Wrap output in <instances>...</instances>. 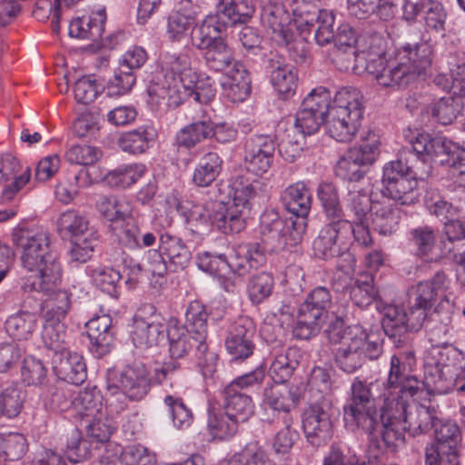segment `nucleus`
Wrapping results in <instances>:
<instances>
[{
	"instance_id": "2eb2a0df",
	"label": "nucleus",
	"mask_w": 465,
	"mask_h": 465,
	"mask_svg": "<svg viewBox=\"0 0 465 465\" xmlns=\"http://www.w3.org/2000/svg\"><path fill=\"white\" fill-rule=\"evenodd\" d=\"M380 141L374 132H370L362 143L349 149L336 165V174L343 180L358 181L363 174V167L371 164L378 154Z\"/></svg>"
},
{
	"instance_id": "6e6552de",
	"label": "nucleus",
	"mask_w": 465,
	"mask_h": 465,
	"mask_svg": "<svg viewBox=\"0 0 465 465\" xmlns=\"http://www.w3.org/2000/svg\"><path fill=\"white\" fill-rule=\"evenodd\" d=\"M361 93L351 87L339 90L329 101L325 128L327 134L341 143L351 142L358 133L363 119Z\"/></svg>"
},
{
	"instance_id": "7c9ffc66",
	"label": "nucleus",
	"mask_w": 465,
	"mask_h": 465,
	"mask_svg": "<svg viewBox=\"0 0 465 465\" xmlns=\"http://www.w3.org/2000/svg\"><path fill=\"white\" fill-rule=\"evenodd\" d=\"M105 21V7L98 6L88 15L73 19L69 24V35L82 40L97 41L102 37Z\"/></svg>"
},
{
	"instance_id": "5701e85b",
	"label": "nucleus",
	"mask_w": 465,
	"mask_h": 465,
	"mask_svg": "<svg viewBox=\"0 0 465 465\" xmlns=\"http://www.w3.org/2000/svg\"><path fill=\"white\" fill-rule=\"evenodd\" d=\"M265 249L259 243L238 244L232 248L229 254H220L218 259L233 273L243 275L265 262Z\"/></svg>"
},
{
	"instance_id": "f03ea898",
	"label": "nucleus",
	"mask_w": 465,
	"mask_h": 465,
	"mask_svg": "<svg viewBox=\"0 0 465 465\" xmlns=\"http://www.w3.org/2000/svg\"><path fill=\"white\" fill-rule=\"evenodd\" d=\"M12 242L21 252L24 269L33 272L24 279L25 292H53L62 282V266L57 253L52 249L50 234L39 228L16 226Z\"/></svg>"
},
{
	"instance_id": "3c124183",
	"label": "nucleus",
	"mask_w": 465,
	"mask_h": 465,
	"mask_svg": "<svg viewBox=\"0 0 465 465\" xmlns=\"http://www.w3.org/2000/svg\"><path fill=\"white\" fill-rule=\"evenodd\" d=\"M238 424L232 418L228 417L225 411L222 412L220 410H209L207 427L213 439L223 440L232 438L238 430Z\"/></svg>"
},
{
	"instance_id": "72a5a7b5",
	"label": "nucleus",
	"mask_w": 465,
	"mask_h": 465,
	"mask_svg": "<svg viewBox=\"0 0 465 465\" xmlns=\"http://www.w3.org/2000/svg\"><path fill=\"white\" fill-rule=\"evenodd\" d=\"M286 210L296 218H305L312 207V194L304 182H297L288 186L282 194Z\"/></svg>"
},
{
	"instance_id": "1a4fd4ad",
	"label": "nucleus",
	"mask_w": 465,
	"mask_h": 465,
	"mask_svg": "<svg viewBox=\"0 0 465 465\" xmlns=\"http://www.w3.org/2000/svg\"><path fill=\"white\" fill-rule=\"evenodd\" d=\"M203 58L210 71L223 74L221 86L229 100L238 103L247 99L251 93L248 71L225 41L216 42L205 51Z\"/></svg>"
},
{
	"instance_id": "774afa93",
	"label": "nucleus",
	"mask_w": 465,
	"mask_h": 465,
	"mask_svg": "<svg viewBox=\"0 0 465 465\" xmlns=\"http://www.w3.org/2000/svg\"><path fill=\"white\" fill-rule=\"evenodd\" d=\"M345 202L346 206L354 213V219H365L368 218L375 201L371 199L365 191L353 184L349 189Z\"/></svg>"
},
{
	"instance_id": "ea45409f",
	"label": "nucleus",
	"mask_w": 465,
	"mask_h": 465,
	"mask_svg": "<svg viewBox=\"0 0 465 465\" xmlns=\"http://www.w3.org/2000/svg\"><path fill=\"white\" fill-rule=\"evenodd\" d=\"M73 411L81 418L101 416L103 396L95 387L79 391L73 399Z\"/></svg>"
},
{
	"instance_id": "5fc2aeb1",
	"label": "nucleus",
	"mask_w": 465,
	"mask_h": 465,
	"mask_svg": "<svg viewBox=\"0 0 465 465\" xmlns=\"http://www.w3.org/2000/svg\"><path fill=\"white\" fill-rule=\"evenodd\" d=\"M45 322L42 330V340L46 348L56 352L64 351L66 328L63 320L44 317Z\"/></svg>"
},
{
	"instance_id": "39448f33",
	"label": "nucleus",
	"mask_w": 465,
	"mask_h": 465,
	"mask_svg": "<svg viewBox=\"0 0 465 465\" xmlns=\"http://www.w3.org/2000/svg\"><path fill=\"white\" fill-rule=\"evenodd\" d=\"M163 79L148 86L149 104L155 110L165 112L181 104L185 94L195 78L192 56L188 52L166 54L161 60Z\"/></svg>"
},
{
	"instance_id": "052dcab7",
	"label": "nucleus",
	"mask_w": 465,
	"mask_h": 465,
	"mask_svg": "<svg viewBox=\"0 0 465 465\" xmlns=\"http://www.w3.org/2000/svg\"><path fill=\"white\" fill-rule=\"evenodd\" d=\"M24 392L16 385H0V418L16 417L23 407Z\"/></svg>"
},
{
	"instance_id": "e2e57ef3",
	"label": "nucleus",
	"mask_w": 465,
	"mask_h": 465,
	"mask_svg": "<svg viewBox=\"0 0 465 465\" xmlns=\"http://www.w3.org/2000/svg\"><path fill=\"white\" fill-rule=\"evenodd\" d=\"M436 235L434 231L428 226H421L411 232L410 244L412 246L415 254L432 261V254L435 247Z\"/></svg>"
},
{
	"instance_id": "4d7b16f0",
	"label": "nucleus",
	"mask_w": 465,
	"mask_h": 465,
	"mask_svg": "<svg viewBox=\"0 0 465 465\" xmlns=\"http://www.w3.org/2000/svg\"><path fill=\"white\" fill-rule=\"evenodd\" d=\"M27 450L25 437L17 432L0 434V462L21 459Z\"/></svg>"
},
{
	"instance_id": "ddd939ff",
	"label": "nucleus",
	"mask_w": 465,
	"mask_h": 465,
	"mask_svg": "<svg viewBox=\"0 0 465 465\" xmlns=\"http://www.w3.org/2000/svg\"><path fill=\"white\" fill-rule=\"evenodd\" d=\"M331 305V295L325 287L314 288L300 305L293 334L301 340L315 336L321 330Z\"/></svg>"
},
{
	"instance_id": "f704fd0d",
	"label": "nucleus",
	"mask_w": 465,
	"mask_h": 465,
	"mask_svg": "<svg viewBox=\"0 0 465 465\" xmlns=\"http://www.w3.org/2000/svg\"><path fill=\"white\" fill-rule=\"evenodd\" d=\"M415 362L414 353L411 351L391 356L387 380L375 381L373 385L378 388L380 387L382 390V394L390 391L391 389H397V385L405 377L411 375L410 371H411Z\"/></svg>"
},
{
	"instance_id": "0e129e2a",
	"label": "nucleus",
	"mask_w": 465,
	"mask_h": 465,
	"mask_svg": "<svg viewBox=\"0 0 465 465\" xmlns=\"http://www.w3.org/2000/svg\"><path fill=\"white\" fill-rule=\"evenodd\" d=\"M317 195L322 203L326 216L331 221L341 219L342 210L336 187L331 183H322L317 189Z\"/></svg>"
},
{
	"instance_id": "6ab92c4d",
	"label": "nucleus",
	"mask_w": 465,
	"mask_h": 465,
	"mask_svg": "<svg viewBox=\"0 0 465 465\" xmlns=\"http://www.w3.org/2000/svg\"><path fill=\"white\" fill-rule=\"evenodd\" d=\"M166 328L162 317L155 314L154 306L146 304L134 317L133 343L141 349L155 346L164 339Z\"/></svg>"
},
{
	"instance_id": "c9c22d12",
	"label": "nucleus",
	"mask_w": 465,
	"mask_h": 465,
	"mask_svg": "<svg viewBox=\"0 0 465 465\" xmlns=\"http://www.w3.org/2000/svg\"><path fill=\"white\" fill-rule=\"evenodd\" d=\"M97 212L111 223L123 222L133 213V204L124 196L101 195L95 203Z\"/></svg>"
},
{
	"instance_id": "4c0bfd02",
	"label": "nucleus",
	"mask_w": 465,
	"mask_h": 465,
	"mask_svg": "<svg viewBox=\"0 0 465 465\" xmlns=\"http://www.w3.org/2000/svg\"><path fill=\"white\" fill-rule=\"evenodd\" d=\"M165 332L169 341V351L173 359L183 358L195 344L193 343L195 334H191L176 318H170Z\"/></svg>"
},
{
	"instance_id": "de8ad7c7",
	"label": "nucleus",
	"mask_w": 465,
	"mask_h": 465,
	"mask_svg": "<svg viewBox=\"0 0 465 465\" xmlns=\"http://www.w3.org/2000/svg\"><path fill=\"white\" fill-rule=\"evenodd\" d=\"M212 122L210 120L194 121L184 126L176 134L179 146L193 148L203 140L212 137Z\"/></svg>"
},
{
	"instance_id": "7ed1b4c3",
	"label": "nucleus",
	"mask_w": 465,
	"mask_h": 465,
	"mask_svg": "<svg viewBox=\"0 0 465 465\" xmlns=\"http://www.w3.org/2000/svg\"><path fill=\"white\" fill-rule=\"evenodd\" d=\"M371 44L375 47L366 54L362 67L381 87L395 89L406 85L431 65L433 50L428 42L407 44L388 58L381 37H371Z\"/></svg>"
},
{
	"instance_id": "a18cd8bd",
	"label": "nucleus",
	"mask_w": 465,
	"mask_h": 465,
	"mask_svg": "<svg viewBox=\"0 0 465 465\" xmlns=\"http://www.w3.org/2000/svg\"><path fill=\"white\" fill-rule=\"evenodd\" d=\"M461 352L451 344L430 348L425 358V369H449L457 371Z\"/></svg>"
},
{
	"instance_id": "393cba45",
	"label": "nucleus",
	"mask_w": 465,
	"mask_h": 465,
	"mask_svg": "<svg viewBox=\"0 0 465 465\" xmlns=\"http://www.w3.org/2000/svg\"><path fill=\"white\" fill-rule=\"evenodd\" d=\"M211 207L214 215V227L222 232L237 233L245 228L249 213L226 202L225 197L217 196Z\"/></svg>"
},
{
	"instance_id": "8fccbe9b",
	"label": "nucleus",
	"mask_w": 465,
	"mask_h": 465,
	"mask_svg": "<svg viewBox=\"0 0 465 465\" xmlns=\"http://www.w3.org/2000/svg\"><path fill=\"white\" fill-rule=\"evenodd\" d=\"M222 163V159L216 153L204 154L193 172V183L202 187L209 186L219 175Z\"/></svg>"
},
{
	"instance_id": "e433bc0d",
	"label": "nucleus",
	"mask_w": 465,
	"mask_h": 465,
	"mask_svg": "<svg viewBox=\"0 0 465 465\" xmlns=\"http://www.w3.org/2000/svg\"><path fill=\"white\" fill-rule=\"evenodd\" d=\"M224 393V411L228 417L240 423L247 421L254 414V404L250 396L233 390V386H227Z\"/></svg>"
},
{
	"instance_id": "0eeeda50",
	"label": "nucleus",
	"mask_w": 465,
	"mask_h": 465,
	"mask_svg": "<svg viewBox=\"0 0 465 465\" xmlns=\"http://www.w3.org/2000/svg\"><path fill=\"white\" fill-rule=\"evenodd\" d=\"M351 222L345 219L331 221L325 224L314 239V255L322 260L339 258L334 280L341 282L344 289L355 270L356 260L349 252Z\"/></svg>"
},
{
	"instance_id": "37998d69",
	"label": "nucleus",
	"mask_w": 465,
	"mask_h": 465,
	"mask_svg": "<svg viewBox=\"0 0 465 465\" xmlns=\"http://www.w3.org/2000/svg\"><path fill=\"white\" fill-rule=\"evenodd\" d=\"M147 169L142 163L121 165L104 176V182L113 188L124 189L145 175Z\"/></svg>"
},
{
	"instance_id": "a211bd4d",
	"label": "nucleus",
	"mask_w": 465,
	"mask_h": 465,
	"mask_svg": "<svg viewBox=\"0 0 465 465\" xmlns=\"http://www.w3.org/2000/svg\"><path fill=\"white\" fill-rule=\"evenodd\" d=\"M333 410L330 402L312 404L302 413V429L307 440L313 446L329 441L333 434Z\"/></svg>"
},
{
	"instance_id": "bb28decb",
	"label": "nucleus",
	"mask_w": 465,
	"mask_h": 465,
	"mask_svg": "<svg viewBox=\"0 0 465 465\" xmlns=\"http://www.w3.org/2000/svg\"><path fill=\"white\" fill-rule=\"evenodd\" d=\"M259 182L250 181L243 176H235L228 183H221L218 196L225 197V201L235 207L250 213V201L257 194Z\"/></svg>"
},
{
	"instance_id": "a19ab883",
	"label": "nucleus",
	"mask_w": 465,
	"mask_h": 465,
	"mask_svg": "<svg viewBox=\"0 0 465 465\" xmlns=\"http://www.w3.org/2000/svg\"><path fill=\"white\" fill-rule=\"evenodd\" d=\"M74 397L71 386L61 381L46 387L42 394L45 406L57 411H73Z\"/></svg>"
},
{
	"instance_id": "603ef678",
	"label": "nucleus",
	"mask_w": 465,
	"mask_h": 465,
	"mask_svg": "<svg viewBox=\"0 0 465 465\" xmlns=\"http://www.w3.org/2000/svg\"><path fill=\"white\" fill-rule=\"evenodd\" d=\"M105 448H114V454L108 457L107 462H111L113 458H116L118 453L121 452L122 465H155L156 457L153 452L150 451L143 445H133L121 451L120 448L113 443H107Z\"/></svg>"
},
{
	"instance_id": "4be33fe9",
	"label": "nucleus",
	"mask_w": 465,
	"mask_h": 465,
	"mask_svg": "<svg viewBox=\"0 0 465 465\" xmlns=\"http://www.w3.org/2000/svg\"><path fill=\"white\" fill-rule=\"evenodd\" d=\"M333 25L331 29L333 30ZM330 40H334L335 47L337 49L336 54V62L341 63L345 61L346 64H341V68L344 70H348L350 67L356 70L359 69L360 66H363L364 57L366 54L370 50H373L375 45L371 44V46L368 50H362L361 52H357L356 43H357V35L353 28L349 24H342L338 27V31L336 35Z\"/></svg>"
},
{
	"instance_id": "9b49d317",
	"label": "nucleus",
	"mask_w": 465,
	"mask_h": 465,
	"mask_svg": "<svg viewBox=\"0 0 465 465\" xmlns=\"http://www.w3.org/2000/svg\"><path fill=\"white\" fill-rule=\"evenodd\" d=\"M408 162L409 158L401 153L398 160L384 165L381 179L383 195L401 205H411L419 200L418 179L424 180L431 173L430 164L420 169Z\"/></svg>"
},
{
	"instance_id": "49530a36",
	"label": "nucleus",
	"mask_w": 465,
	"mask_h": 465,
	"mask_svg": "<svg viewBox=\"0 0 465 465\" xmlns=\"http://www.w3.org/2000/svg\"><path fill=\"white\" fill-rule=\"evenodd\" d=\"M457 372L449 369H425V384L429 394H447L457 383Z\"/></svg>"
},
{
	"instance_id": "20e7f679",
	"label": "nucleus",
	"mask_w": 465,
	"mask_h": 465,
	"mask_svg": "<svg viewBox=\"0 0 465 465\" xmlns=\"http://www.w3.org/2000/svg\"><path fill=\"white\" fill-rule=\"evenodd\" d=\"M423 391H427L425 379L418 380L414 375H409L397 385L380 396V420L381 437L388 447H397L405 440L409 422L412 420L408 416L409 400Z\"/></svg>"
},
{
	"instance_id": "680f3d73",
	"label": "nucleus",
	"mask_w": 465,
	"mask_h": 465,
	"mask_svg": "<svg viewBox=\"0 0 465 465\" xmlns=\"http://www.w3.org/2000/svg\"><path fill=\"white\" fill-rule=\"evenodd\" d=\"M185 94L181 97V104L190 96H193L194 100L198 103L207 104L213 101L216 95V88L214 81L203 74L198 75L195 74V78L191 86L185 90Z\"/></svg>"
},
{
	"instance_id": "338daca9",
	"label": "nucleus",
	"mask_w": 465,
	"mask_h": 465,
	"mask_svg": "<svg viewBox=\"0 0 465 465\" xmlns=\"http://www.w3.org/2000/svg\"><path fill=\"white\" fill-rule=\"evenodd\" d=\"M58 287L51 293H44L50 296L45 302L44 317L49 319L64 320L71 307L70 294Z\"/></svg>"
},
{
	"instance_id": "9d476101",
	"label": "nucleus",
	"mask_w": 465,
	"mask_h": 465,
	"mask_svg": "<svg viewBox=\"0 0 465 465\" xmlns=\"http://www.w3.org/2000/svg\"><path fill=\"white\" fill-rule=\"evenodd\" d=\"M451 280L444 272H437L432 278L420 282L410 292V306L406 310L407 331H417L430 316L433 306L450 303Z\"/></svg>"
},
{
	"instance_id": "c85d7f7f",
	"label": "nucleus",
	"mask_w": 465,
	"mask_h": 465,
	"mask_svg": "<svg viewBox=\"0 0 465 465\" xmlns=\"http://www.w3.org/2000/svg\"><path fill=\"white\" fill-rule=\"evenodd\" d=\"M85 326L91 351L98 358L107 354L114 341L112 318L107 314L95 316Z\"/></svg>"
},
{
	"instance_id": "58836bf2",
	"label": "nucleus",
	"mask_w": 465,
	"mask_h": 465,
	"mask_svg": "<svg viewBox=\"0 0 465 465\" xmlns=\"http://www.w3.org/2000/svg\"><path fill=\"white\" fill-rule=\"evenodd\" d=\"M377 310L382 315V328L391 338H396L407 331L406 309L396 304H384L378 302Z\"/></svg>"
},
{
	"instance_id": "a878e982",
	"label": "nucleus",
	"mask_w": 465,
	"mask_h": 465,
	"mask_svg": "<svg viewBox=\"0 0 465 465\" xmlns=\"http://www.w3.org/2000/svg\"><path fill=\"white\" fill-rule=\"evenodd\" d=\"M52 362L53 369L61 381L78 385L87 377L84 358L77 352L64 350L54 353Z\"/></svg>"
},
{
	"instance_id": "f3484780",
	"label": "nucleus",
	"mask_w": 465,
	"mask_h": 465,
	"mask_svg": "<svg viewBox=\"0 0 465 465\" xmlns=\"http://www.w3.org/2000/svg\"><path fill=\"white\" fill-rule=\"evenodd\" d=\"M289 223L287 231L283 232L284 223L282 219L275 216L271 223L262 220V241L268 251L277 252L288 246H296L302 241L306 232L307 219L291 217Z\"/></svg>"
},
{
	"instance_id": "6e6d98bb",
	"label": "nucleus",
	"mask_w": 465,
	"mask_h": 465,
	"mask_svg": "<svg viewBox=\"0 0 465 465\" xmlns=\"http://www.w3.org/2000/svg\"><path fill=\"white\" fill-rule=\"evenodd\" d=\"M219 12L232 24L246 23L254 13V5L250 0H220Z\"/></svg>"
},
{
	"instance_id": "b1692460",
	"label": "nucleus",
	"mask_w": 465,
	"mask_h": 465,
	"mask_svg": "<svg viewBox=\"0 0 465 465\" xmlns=\"http://www.w3.org/2000/svg\"><path fill=\"white\" fill-rule=\"evenodd\" d=\"M267 70L272 86L281 96L288 98L295 94L298 74L292 64L282 56L274 54L267 61Z\"/></svg>"
},
{
	"instance_id": "69168bd1",
	"label": "nucleus",
	"mask_w": 465,
	"mask_h": 465,
	"mask_svg": "<svg viewBox=\"0 0 465 465\" xmlns=\"http://www.w3.org/2000/svg\"><path fill=\"white\" fill-rule=\"evenodd\" d=\"M274 280L269 272H260L252 276L248 282L247 292L252 303L259 304L271 296Z\"/></svg>"
},
{
	"instance_id": "4468645a",
	"label": "nucleus",
	"mask_w": 465,
	"mask_h": 465,
	"mask_svg": "<svg viewBox=\"0 0 465 465\" xmlns=\"http://www.w3.org/2000/svg\"><path fill=\"white\" fill-rule=\"evenodd\" d=\"M150 378L145 366L134 363L124 371L110 370L106 378V391L115 395L122 391L130 401H140L150 390Z\"/></svg>"
},
{
	"instance_id": "dca6fc26",
	"label": "nucleus",
	"mask_w": 465,
	"mask_h": 465,
	"mask_svg": "<svg viewBox=\"0 0 465 465\" xmlns=\"http://www.w3.org/2000/svg\"><path fill=\"white\" fill-rule=\"evenodd\" d=\"M330 100V92L322 86L312 89L303 99L294 124L302 138L315 134L323 121L326 123Z\"/></svg>"
},
{
	"instance_id": "423d86ee",
	"label": "nucleus",
	"mask_w": 465,
	"mask_h": 465,
	"mask_svg": "<svg viewBox=\"0 0 465 465\" xmlns=\"http://www.w3.org/2000/svg\"><path fill=\"white\" fill-rule=\"evenodd\" d=\"M327 336L331 343L339 345L334 351V360L344 372L356 371L366 358L375 360L381 353L378 337L368 333L360 325L343 328L341 323H337L327 331Z\"/></svg>"
},
{
	"instance_id": "f257e3e1",
	"label": "nucleus",
	"mask_w": 465,
	"mask_h": 465,
	"mask_svg": "<svg viewBox=\"0 0 465 465\" xmlns=\"http://www.w3.org/2000/svg\"><path fill=\"white\" fill-rule=\"evenodd\" d=\"M311 0H293L292 20L290 14L282 4L270 3L262 8L261 22L272 41L281 46H288L296 41L299 31L303 39L304 34L314 31V38L319 45L329 44L333 37L332 24L334 13L319 9L311 5Z\"/></svg>"
},
{
	"instance_id": "13d9d810",
	"label": "nucleus",
	"mask_w": 465,
	"mask_h": 465,
	"mask_svg": "<svg viewBox=\"0 0 465 465\" xmlns=\"http://www.w3.org/2000/svg\"><path fill=\"white\" fill-rule=\"evenodd\" d=\"M213 204V201H211L205 204L193 203L187 208L186 220L193 232L201 233L214 226V215L211 210Z\"/></svg>"
},
{
	"instance_id": "2f4dec72",
	"label": "nucleus",
	"mask_w": 465,
	"mask_h": 465,
	"mask_svg": "<svg viewBox=\"0 0 465 465\" xmlns=\"http://www.w3.org/2000/svg\"><path fill=\"white\" fill-rule=\"evenodd\" d=\"M57 231L61 237L68 240H78L83 237L98 234L90 226L88 218L74 209L63 212L57 219Z\"/></svg>"
},
{
	"instance_id": "c756f323",
	"label": "nucleus",
	"mask_w": 465,
	"mask_h": 465,
	"mask_svg": "<svg viewBox=\"0 0 465 465\" xmlns=\"http://www.w3.org/2000/svg\"><path fill=\"white\" fill-rule=\"evenodd\" d=\"M375 232L383 236L393 234L399 228L401 209L389 199L373 202L368 216Z\"/></svg>"
},
{
	"instance_id": "f8f14e48",
	"label": "nucleus",
	"mask_w": 465,
	"mask_h": 465,
	"mask_svg": "<svg viewBox=\"0 0 465 465\" xmlns=\"http://www.w3.org/2000/svg\"><path fill=\"white\" fill-rule=\"evenodd\" d=\"M373 391L379 392L377 399L381 402L380 396L382 390L355 378L351 385L350 395L343 406V420L345 427L350 430L358 429L372 433L378 426L377 409Z\"/></svg>"
},
{
	"instance_id": "864d4df0",
	"label": "nucleus",
	"mask_w": 465,
	"mask_h": 465,
	"mask_svg": "<svg viewBox=\"0 0 465 465\" xmlns=\"http://www.w3.org/2000/svg\"><path fill=\"white\" fill-rule=\"evenodd\" d=\"M218 41H224L221 37V28L215 18L205 19L192 32L193 45L200 50H207Z\"/></svg>"
},
{
	"instance_id": "cd10ccee",
	"label": "nucleus",
	"mask_w": 465,
	"mask_h": 465,
	"mask_svg": "<svg viewBox=\"0 0 465 465\" xmlns=\"http://www.w3.org/2000/svg\"><path fill=\"white\" fill-rule=\"evenodd\" d=\"M300 400L299 390L295 385L274 383L264 388L262 406L273 411L289 413Z\"/></svg>"
},
{
	"instance_id": "09e8293b",
	"label": "nucleus",
	"mask_w": 465,
	"mask_h": 465,
	"mask_svg": "<svg viewBox=\"0 0 465 465\" xmlns=\"http://www.w3.org/2000/svg\"><path fill=\"white\" fill-rule=\"evenodd\" d=\"M185 319L187 328L191 334H195L193 341H206L207 338V312L204 305L198 302L193 301L189 303Z\"/></svg>"
},
{
	"instance_id": "473e14b6",
	"label": "nucleus",
	"mask_w": 465,
	"mask_h": 465,
	"mask_svg": "<svg viewBox=\"0 0 465 465\" xmlns=\"http://www.w3.org/2000/svg\"><path fill=\"white\" fill-rule=\"evenodd\" d=\"M159 249L165 255L171 272L182 271L188 266L192 259L189 247L183 240L168 232L159 236Z\"/></svg>"
},
{
	"instance_id": "79ce46f5",
	"label": "nucleus",
	"mask_w": 465,
	"mask_h": 465,
	"mask_svg": "<svg viewBox=\"0 0 465 465\" xmlns=\"http://www.w3.org/2000/svg\"><path fill=\"white\" fill-rule=\"evenodd\" d=\"M299 350L290 347L277 354L270 366V375L276 383H285L299 365Z\"/></svg>"
},
{
	"instance_id": "aec40b11",
	"label": "nucleus",
	"mask_w": 465,
	"mask_h": 465,
	"mask_svg": "<svg viewBox=\"0 0 465 465\" xmlns=\"http://www.w3.org/2000/svg\"><path fill=\"white\" fill-rule=\"evenodd\" d=\"M276 144L269 134H253L244 144V163L248 172L262 175L271 168Z\"/></svg>"
},
{
	"instance_id": "bf43d9fd",
	"label": "nucleus",
	"mask_w": 465,
	"mask_h": 465,
	"mask_svg": "<svg viewBox=\"0 0 465 465\" xmlns=\"http://www.w3.org/2000/svg\"><path fill=\"white\" fill-rule=\"evenodd\" d=\"M36 326V317L28 312H19L8 317L5 329L10 336L17 340L27 339Z\"/></svg>"
},
{
	"instance_id": "c03bdc74",
	"label": "nucleus",
	"mask_w": 465,
	"mask_h": 465,
	"mask_svg": "<svg viewBox=\"0 0 465 465\" xmlns=\"http://www.w3.org/2000/svg\"><path fill=\"white\" fill-rule=\"evenodd\" d=\"M155 136L156 132L153 127L141 126L124 133L119 140V144L124 152L141 153L152 146Z\"/></svg>"
},
{
	"instance_id": "412c9836",
	"label": "nucleus",
	"mask_w": 465,
	"mask_h": 465,
	"mask_svg": "<svg viewBox=\"0 0 465 465\" xmlns=\"http://www.w3.org/2000/svg\"><path fill=\"white\" fill-rule=\"evenodd\" d=\"M255 326L248 317H240L228 330L224 344L232 360H245L255 349Z\"/></svg>"
}]
</instances>
